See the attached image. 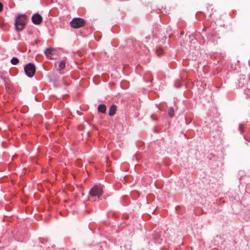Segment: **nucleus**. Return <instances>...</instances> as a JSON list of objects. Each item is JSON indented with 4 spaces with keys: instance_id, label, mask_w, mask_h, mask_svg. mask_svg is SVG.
Segmentation results:
<instances>
[{
    "instance_id": "5",
    "label": "nucleus",
    "mask_w": 250,
    "mask_h": 250,
    "mask_svg": "<svg viewBox=\"0 0 250 250\" xmlns=\"http://www.w3.org/2000/svg\"><path fill=\"white\" fill-rule=\"evenodd\" d=\"M32 21L35 24H40L42 21V17L39 14H35L32 17Z\"/></svg>"
},
{
    "instance_id": "8",
    "label": "nucleus",
    "mask_w": 250,
    "mask_h": 250,
    "mask_svg": "<svg viewBox=\"0 0 250 250\" xmlns=\"http://www.w3.org/2000/svg\"><path fill=\"white\" fill-rule=\"evenodd\" d=\"M58 63V69L61 71L63 69L65 66V60L63 59L60 62H57Z\"/></svg>"
},
{
    "instance_id": "12",
    "label": "nucleus",
    "mask_w": 250,
    "mask_h": 250,
    "mask_svg": "<svg viewBox=\"0 0 250 250\" xmlns=\"http://www.w3.org/2000/svg\"><path fill=\"white\" fill-rule=\"evenodd\" d=\"M164 53V51L161 48H158L156 50V54L158 55V56H161Z\"/></svg>"
},
{
    "instance_id": "9",
    "label": "nucleus",
    "mask_w": 250,
    "mask_h": 250,
    "mask_svg": "<svg viewBox=\"0 0 250 250\" xmlns=\"http://www.w3.org/2000/svg\"><path fill=\"white\" fill-rule=\"evenodd\" d=\"M98 111L101 113H105L106 111V107L104 104H100L98 107Z\"/></svg>"
},
{
    "instance_id": "14",
    "label": "nucleus",
    "mask_w": 250,
    "mask_h": 250,
    "mask_svg": "<svg viewBox=\"0 0 250 250\" xmlns=\"http://www.w3.org/2000/svg\"><path fill=\"white\" fill-rule=\"evenodd\" d=\"M247 82V79H246L245 78H243V81H242V82H243V83H241V82H239V83H240V84H241L242 85H244V83H246V82Z\"/></svg>"
},
{
    "instance_id": "15",
    "label": "nucleus",
    "mask_w": 250,
    "mask_h": 250,
    "mask_svg": "<svg viewBox=\"0 0 250 250\" xmlns=\"http://www.w3.org/2000/svg\"><path fill=\"white\" fill-rule=\"evenodd\" d=\"M3 9V5L1 2H0V12H1L2 10Z\"/></svg>"
},
{
    "instance_id": "4",
    "label": "nucleus",
    "mask_w": 250,
    "mask_h": 250,
    "mask_svg": "<svg viewBox=\"0 0 250 250\" xmlns=\"http://www.w3.org/2000/svg\"><path fill=\"white\" fill-rule=\"evenodd\" d=\"M91 196H97L99 198L103 193V188L99 186H95L89 192Z\"/></svg>"
},
{
    "instance_id": "7",
    "label": "nucleus",
    "mask_w": 250,
    "mask_h": 250,
    "mask_svg": "<svg viewBox=\"0 0 250 250\" xmlns=\"http://www.w3.org/2000/svg\"><path fill=\"white\" fill-rule=\"evenodd\" d=\"M116 110L117 106L114 104H112L109 108V115L110 116H114L116 113Z\"/></svg>"
},
{
    "instance_id": "17",
    "label": "nucleus",
    "mask_w": 250,
    "mask_h": 250,
    "mask_svg": "<svg viewBox=\"0 0 250 250\" xmlns=\"http://www.w3.org/2000/svg\"><path fill=\"white\" fill-rule=\"evenodd\" d=\"M87 133L88 135H89V132L88 131L87 132Z\"/></svg>"
},
{
    "instance_id": "2",
    "label": "nucleus",
    "mask_w": 250,
    "mask_h": 250,
    "mask_svg": "<svg viewBox=\"0 0 250 250\" xmlns=\"http://www.w3.org/2000/svg\"><path fill=\"white\" fill-rule=\"evenodd\" d=\"M86 23V21L80 18H75L71 21L70 24L72 27L74 28H79L82 27Z\"/></svg>"
},
{
    "instance_id": "11",
    "label": "nucleus",
    "mask_w": 250,
    "mask_h": 250,
    "mask_svg": "<svg viewBox=\"0 0 250 250\" xmlns=\"http://www.w3.org/2000/svg\"><path fill=\"white\" fill-rule=\"evenodd\" d=\"M19 62V59L16 57H13L11 60V62L14 65L17 64Z\"/></svg>"
},
{
    "instance_id": "13",
    "label": "nucleus",
    "mask_w": 250,
    "mask_h": 250,
    "mask_svg": "<svg viewBox=\"0 0 250 250\" xmlns=\"http://www.w3.org/2000/svg\"><path fill=\"white\" fill-rule=\"evenodd\" d=\"M0 78L5 82L7 83V80H8V78H6L5 76H3L2 75L0 76Z\"/></svg>"
},
{
    "instance_id": "6",
    "label": "nucleus",
    "mask_w": 250,
    "mask_h": 250,
    "mask_svg": "<svg viewBox=\"0 0 250 250\" xmlns=\"http://www.w3.org/2000/svg\"><path fill=\"white\" fill-rule=\"evenodd\" d=\"M55 50L52 48H48L45 49L44 51V53L46 57L50 59H53V57H52V55L54 54Z\"/></svg>"
},
{
    "instance_id": "18",
    "label": "nucleus",
    "mask_w": 250,
    "mask_h": 250,
    "mask_svg": "<svg viewBox=\"0 0 250 250\" xmlns=\"http://www.w3.org/2000/svg\"><path fill=\"white\" fill-rule=\"evenodd\" d=\"M151 118L153 119H154L153 117V116H151Z\"/></svg>"
},
{
    "instance_id": "10",
    "label": "nucleus",
    "mask_w": 250,
    "mask_h": 250,
    "mask_svg": "<svg viewBox=\"0 0 250 250\" xmlns=\"http://www.w3.org/2000/svg\"><path fill=\"white\" fill-rule=\"evenodd\" d=\"M168 114L171 118L174 116V109L172 107H170L168 110Z\"/></svg>"
},
{
    "instance_id": "16",
    "label": "nucleus",
    "mask_w": 250,
    "mask_h": 250,
    "mask_svg": "<svg viewBox=\"0 0 250 250\" xmlns=\"http://www.w3.org/2000/svg\"><path fill=\"white\" fill-rule=\"evenodd\" d=\"M79 129H83V125H80L79 126Z\"/></svg>"
},
{
    "instance_id": "1",
    "label": "nucleus",
    "mask_w": 250,
    "mask_h": 250,
    "mask_svg": "<svg viewBox=\"0 0 250 250\" xmlns=\"http://www.w3.org/2000/svg\"><path fill=\"white\" fill-rule=\"evenodd\" d=\"M26 19L27 17L25 14H21L17 16L15 22V28L17 31H21L25 27Z\"/></svg>"
},
{
    "instance_id": "3",
    "label": "nucleus",
    "mask_w": 250,
    "mask_h": 250,
    "mask_svg": "<svg viewBox=\"0 0 250 250\" xmlns=\"http://www.w3.org/2000/svg\"><path fill=\"white\" fill-rule=\"evenodd\" d=\"M24 71L28 77H32L36 71L35 65L32 63H28L24 66Z\"/></svg>"
}]
</instances>
